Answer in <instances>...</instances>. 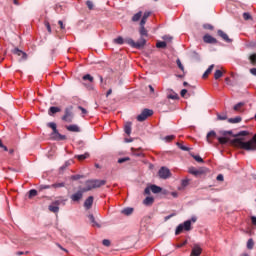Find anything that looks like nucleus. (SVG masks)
I'll list each match as a JSON object with an SVG mask.
<instances>
[{
    "mask_svg": "<svg viewBox=\"0 0 256 256\" xmlns=\"http://www.w3.org/2000/svg\"><path fill=\"white\" fill-rule=\"evenodd\" d=\"M206 141L213 147H219V145H227L229 143V139L225 137H218L215 131L208 132L206 136Z\"/></svg>",
    "mask_w": 256,
    "mask_h": 256,
    "instance_id": "1",
    "label": "nucleus"
},
{
    "mask_svg": "<svg viewBox=\"0 0 256 256\" xmlns=\"http://www.w3.org/2000/svg\"><path fill=\"white\" fill-rule=\"evenodd\" d=\"M234 145L239 147V149H244L245 151H256V134L247 142L236 138L234 140Z\"/></svg>",
    "mask_w": 256,
    "mask_h": 256,
    "instance_id": "2",
    "label": "nucleus"
},
{
    "mask_svg": "<svg viewBox=\"0 0 256 256\" xmlns=\"http://www.w3.org/2000/svg\"><path fill=\"white\" fill-rule=\"evenodd\" d=\"M106 183L107 181L105 180H88L86 181V188L84 190L91 191L92 189H99V187H103Z\"/></svg>",
    "mask_w": 256,
    "mask_h": 256,
    "instance_id": "3",
    "label": "nucleus"
},
{
    "mask_svg": "<svg viewBox=\"0 0 256 256\" xmlns=\"http://www.w3.org/2000/svg\"><path fill=\"white\" fill-rule=\"evenodd\" d=\"M126 43L134 49H143V47H145V45L147 44V40H145V38H140L138 42H135L134 39L128 38L126 39Z\"/></svg>",
    "mask_w": 256,
    "mask_h": 256,
    "instance_id": "4",
    "label": "nucleus"
},
{
    "mask_svg": "<svg viewBox=\"0 0 256 256\" xmlns=\"http://www.w3.org/2000/svg\"><path fill=\"white\" fill-rule=\"evenodd\" d=\"M191 220H186L184 223L179 224L176 228L175 235H181L183 231H191Z\"/></svg>",
    "mask_w": 256,
    "mask_h": 256,
    "instance_id": "5",
    "label": "nucleus"
},
{
    "mask_svg": "<svg viewBox=\"0 0 256 256\" xmlns=\"http://www.w3.org/2000/svg\"><path fill=\"white\" fill-rule=\"evenodd\" d=\"M73 117V106L65 108L62 121H65V123H73Z\"/></svg>",
    "mask_w": 256,
    "mask_h": 256,
    "instance_id": "6",
    "label": "nucleus"
},
{
    "mask_svg": "<svg viewBox=\"0 0 256 256\" xmlns=\"http://www.w3.org/2000/svg\"><path fill=\"white\" fill-rule=\"evenodd\" d=\"M86 192L87 191L84 188V189H80V190L76 191L75 193H73L70 196L72 203H81V200L83 199V194Z\"/></svg>",
    "mask_w": 256,
    "mask_h": 256,
    "instance_id": "7",
    "label": "nucleus"
},
{
    "mask_svg": "<svg viewBox=\"0 0 256 256\" xmlns=\"http://www.w3.org/2000/svg\"><path fill=\"white\" fill-rule=\"evenodd\" d=\"M65 201L67 200H55L48 206L49 211L51 213H59V205H65Z\"/></svg>",
    "mask_w": 256,
    "mask_h": 256,
    "instance_id": "8",
    "label": "nucleus"
},
{
    "mask_svg": "<svg viewBox=\"0 0 256 256\" xmlns=\"http://www.w3.org/2000/svg\"><path fill=\"white\" fill-rule=\"evenodd\" d=\"M153 115V110L145 108L138 116L137 121L140 123H143V121H146L148 117H151Z\"/></svg>",
    "mask_w": 256,
    "mask_h": 256,
    "instance_id": "9",
    "label": "nucleus"
},
{
    "mask_svg": "<svg viewBox=\"0 0 256 256\" xmlns=\"http://www.w3.org/2000/svg\"><path fill=\"white\" fill-rule=\"evenodd\" d=\"M160 179H169L171 177V171L167 167H161L158 171Z\"/></svg>",
    "mask_w": 256,
    "mask_h": 256,
    "instance_id": "10",
    "label": "nucleus"
},
{
    "mask_svg": "<svg viewBox=\"0 0 256 256\" xmlns=\"http://www.w3.org/2000/svg\"><path fill=\"white\" fill-rule=\"evenodd\" d=\"M51 137L52 139H54V141H65V139H67V136L59 133V130H56V132H52Z\"/></svg>",
    "mask_w": 256,
    "mask_h": 256,
    "instance_id": "11",
    "label": "nucleus"
},
{
    "mask_svg": "<svg viewBox=\"0 0 256 256\" xmlns=\"http://www.w3.org/2000/svg\"><path fill=\"white\" fill-rule=\"evenodd\" d=\"M13 53L18 57H21L20 61H27V53L23 52V50H19V48H15Z\"/></svg>",
    "mask_w": 256,
    "mask_h": 256,
    "instance_id": "12",
    "label": "nucleus"
},
{
    "mask_svg": "<svg viewBox=\"0 0 256 256\" xmlns=\"http://www.w3.org/2000/svg\"><path fill=\"white\" fill-rule=\"evenodd\" d=\"M217 33L218 36L225 41V43H233V40L229 38V35H227V33H225L223 30H218Z\"/></svg>",
    "mask_w": 256,
    "mask_h": 256,
    "instance_id": "13",
    "label": "nucleus"
},
{
    "mask_svg": "<svg viewBox=\"0 0 256 256\" xmlns=\"http://www.w3.org/2000/svg\"><path fill=\"white\" fill-rule=\"evenodd\" d=\"M203 249H201V246L198 244H195L192 248L191 255L190 256H200Z\"/></svg>",
    "mask_w": 256,
    "mask_h": 256,
    "instance_id": "14",
    "label": "nucleus"
},
{
    "mask_svg": "<svg viewBox=\"0 0 256 256\" xmlns=\"http://www.w3.org/2000/svg\"><path fill=\"white\" fill-rule=\"evenodd\" d=\"M203 41L204 43H210L212 45H215V43H217V39L209 34L204 35Z\"/></svg>",
    "mask_w": 256,
    "mask_h": 256,
    "instance_id": "15",
    "label": "nucleus"
},
{
    "mask_svg": "<svg viewBox=\"0 0 256 256\" xmlns=\"http://www.w3.org/2000/svg\"><path fill=\"white\" fill-rule=\"evenodd\" d=\"M66 129H67V131H70L71 133H80L81 132V128H79V126L76 124L68 125V126H66Z\"/></svg>",
    "mask_w": 256,
    "mask_h": 256,
    "instance_id": "16",
    "label": "nucleus"
},
{
    "mask_svg": "<svg viewBox=\"0 0 256 256\" xmlns=\"http://www.w3.org/2000/svg\"><path fill=\"white\" fill-rule=\"evenodd\" d=\"M93 196H89L85 202H84V207L85 209H91V207H93Z\"/></svg>",
    "mask_w": 256,
    "mask_h": 256,
    "instance_id": "17",
    "label": "nucleus"
},
{
    "mask_svg": "<svg viewBox=\"0 0 256 256\" xmlns=\"http://www.w3.org/2000/svg\"><path fill=\"white\" fill-rule=\"evenodd\" d=\"M139 33L142 39L143 37H147L149 35V33L147 32V29H145V25H142V23H140Z\"/></svg>",
    "mask_w": 256,
    "mask_h": 256,
    "instance_id": "18",
    "label": "nucleus"
},
{
    "mask_svg": "<svg viewBox=\"0 0 256 256\" xmlns=\"http://www.w3.org/2000/svg\"><path fill=\"white\" fill-rule=\"evenodd\" d=\"M143 203L149 207L151 206L153 203H155V198L151 197V196H148L146 197L144 200H143Z\"/></svg>",
    "mask_w": 256,
    "mask_h": 256,
    "instance_id": "19",
    "label": "nucleus"
},
{
    "mask_svg": "<svg viewBox=\"0 0 256 256\" xmlns=\"http://www.w3.org/2000/svg\"><path fill=\"white\" fill-rule=\"evenodd\" d=\"M89 152H86L84 154L76 155L75 159H78V161H85V159H89Z\"/></svg>",
    "mask_w": 256,
    "mask_h": 256,
    "instance_id": "20",
    "label": "nucleus"
},
{
    "mask_svg": "<svg viewBox=\"0 0 256 256\" xmlns=\"http://www.w3.org/2000/svg\"><path fill=\"white\" fill-rule=\"evenodd\" d=\"M150 189H151L152 193H154V194L161 193V191H163V188H161L155 184L150 185Z\"/></svg>",
    "mask_w": 256,
    "mask_h": 256,
    "instance_id": "21",
    "label": "nucleus"
},
{
    "mask_svg": "<svg viewBox=\"0 0 256 256\" xmlns=\"http://www.w3.org/2000/svg\"><path fill=\"white\" fill-rule=\"evenodd\" d=\"M141 17H143V12L139 11L138 13L134 14L132 17V21L137 23V21H141Z\"/></svg>",
    "mask_w": 256,
    "mask_h": 256,
    "instance_id": "22",
    "label": "nucleus"
},
{
    "mask_svg": "<svg viewBox=\"0 0 256 256\" xmlns=\"http://www.w3.org/2000/svg\"><path fill=\"white\" fill-rule=\"evenodd\" d=\"M60 111H61V108L52 106L49 108L48 114L50 116H53V115H55V113H59Z\"/></svg>",
    "mask_w": 256,
    "mask_h": 256,
    "instance_id": "23",
    "label": "nucleus"
},
{
    "mask_svg": "<svg viewBox=\"0 0 256 256\" xmlns=\"http://www.w3.org/2000/svg\"><path fill=\"white\" fill-rule=\"evenodd\" d=\"M150 16H151V12H145L142 15L140 23H142V25H145V23H147V19H149Z\"/></svg>",
    "mask_w": 256,
    "mask_h": 256,
    "instance_id": "24",
    "label": "nucleus"
},
{
    "mask_svg": "<svg viewBox=\"0 0 256 256\" xmlns=\"http://www.w3.org/2000/svg\"><path fill=\"white\" fill-rule=\"evenodd\" d=\"M241 121H242V118L240 116L228 119V123H232V124L241 123Z\"/></svg>",
    "mask_w": 256,
    "mask_h": 256,
    "instance_id": "25",
    "label": "nucleus"
},
{
    "mask_svg": "<svg viewBox=\"0 0 256 256\" xmlns=\"http://www.w3.org/2000/svg\"><path fill=\"white\" fill-rule=\"evenodd\" d=\"M65 187V182H56L52 184V189H61Z\"/></svg>",
    "mask_w": 256,
    "mask_h": 256,
    "instance_id": "26",
    "label": "nucleus"
},
{
    "mask_svg": "<svg viewBox=\"0 0 256 256\" xmlns=\"http://www.w3.org/2000/svg\"><path fill=\"white\" fill-rule=\"evenodd\" d=\"M124 131L126 135H131V122H127L124 126Z\"/></svg>",
    "mask_w": 256,
    "mask_h": 256,
    "instance_id": "27",
    "label": "nucleus"
},
{
    "mask_svg": "<svg viewBox=\"0 0 256 256\" xmlns=\"http://www.w3.org/2000/svg\"><path fill=\"white\" fill-rule=\"evenodd\" d=\"M156 47H157V49H165V47H167V42H165V41H158L156 43Z\"/></svg>",
    "mask_w": 256,
    "mask_h": 256,
    "instance_id": "28",
    "label": "nucleus"
},
{
    "mask_svg": "<svg viewBox=\"0 0 256 256\" xmlns=\"http://www.w3.org/2000/svg\"><path fill=\"white\" fill-rule=\"evenodd\" d=\"M83 81H89V83H93L94 78L90 74H86L82 77Z\"/></svg>",
    "mask_w": 256,
    "mask_h": 256,
    "instance_id": "29",
    "label": "nucleus"
},
{
    "mask_svg": "<svg viewBox=\"0 0 256 256\" xmlns=\"http://www.w3.org/2000/svg\"><path fill=\"white\" fill-rule=\"evenodd\" d=\"M217 120L218 121H227V114L223 113V114H217Z\"/></svg>",
    "mask_w": 256,
    "mask_h": 256,
    "instance_id": "30",
    "label": "nucleus"
},
{
    "mask_svg": "<svg viewBox=\"0 0 256 256\" xmlns=\"http://www.w3.org/2000/svg\"><path fill=\"white\" fill-rule=\"evenodd\" d=\"M221 77H223V71L221 70H216L214 73V79H221Z\"/></svg>",
    "mask_w": 256,
    "mask_h": 256,
    "instance_id": "31",
    "label": "nucleus"
},
{
    "mask_svg": "<svg viewBox=\"0 0 256 256\" xmlns=\"http://www.w3.org/2000/svg\"><path fill=\"white\" fill-rule=\"evenodd\" d=\"M114 43H116V45H123V43H125V40L123 39V37L119 36L118 38L114 39Z\"/></svg>",
    "mask_w": 256,
    "mask_h": 256,
    "instance_id": "32",
    "label": "nucleus"
},
{
    "mask_svg": "<svg viewBox=\"0 0 256 256\" xmlns=\"http://www.w3.org/2000/svg\"><path fill=\"white\" fill-rule=\"evenodd\" d=\"M28 197H29V199H33V197H37V190L31 189V190L28 192Z\"/></svg>",
    "mask_w": 256,
    "mask_h": 256,
    "instance_id": "33",
    "label": "nucleus"
},
{
    "mask_svg": "<svg viewBox=\"0 0 256 256\" xmlns=\"http://www.w3.org/2000/svg\"><path fill=\"white\" fill-rule=\"evenodd\" d=\"M47 126L52 129L53 133L57 132V124H55V122H49Z\"/></svg>",
    "mask_w": 256,
    "mask_h": 256,
    "instance_id": "34",
    "label": "nucleus"
},
{
    "mask_svg": "<svg viewBox=\"0 0 256 256\" xmlns=\"http://www.w3.org/2000/svg\"><path fill=\"white\" fill-rule=\"evenodd\" d=\"M176 145L179 147V149H181V151H190L189 147L182 145L180 142H177Z\"/></svg>",
    "mask_w": 256,
    "mask_h": 256,
    "instance_id": "35",
    "label": "nucleus"
},
{
    "mask_svg": "<svg viewBox=\"0 0 256 256\" xmlns=\"http://www.w3.org/2000/svg\"><path fill=\"white\" fill-rule=\"evenodd\" d=\"M123 215H131L133 213V208H125L122 210Z\"/></svg>",
    "mask_w": 256,
    "mask_h": 256,
    "instance_id": "36",
    "label": "nucleus"
},
{
    "mask_svg": "<svg viewBox=\"0 0 256 256\" xmlns=\"http://www.w3.org/2000/svg\"><path fill=\"white\" fill-rule=\"evenodd\" d=\"M254 245H255V242H253V239L250 238L247 241V249H253Z\"/></svg>",
    "mask_w": 256,
    "mask_h": 256,
    "instance_id": "37",
    "label": "nucleus"
},
{
    "mask_svg": "<svg viewBox=\"0 0 256 256\" xmlns=\"http://www.w3.org/2000/svg\"><path fill=\"white\" fill-rule=\"evenodd\" d=\"M243 19L245 21H249V19H253V17H251V14L249 12H244L243 13Z\"/></svg>",
    "mask_w": 256,
    "mask_h": 256,
    "instance_id": "38",
    "label": "nucleus"
},
{
    "mask_svg": "<svg viewBox=\"0 0 256 256\" xmlns=\"http://www.w3.org/2000/svg\"><path fill=\"white\" fill-rule=\"evenodd\" d=\"M86 5L90 11H93V8H94L93 1L91 0L86 1Z\"/></svg>",
    "mask_w": 256,
    "mask_h": 256,
    "instance_id": "39",
    "label": "nucleus"
},
{
    "mask_svg": "<svg viewBox=\"0 0 256 256\" xmlns=\"http://www.w3.org/2000/svg\"><path fill=\"white\" fill-rule=\"evenodd\" d=\"M177 66L179 67L180 70H182L183 72H185V67L183 66V64L181 63L180 59L176 60Z\"/></svg>",
    "mask_w": 256,
    "mask_h": 256,
    "instance_id": "40",
    "label": "nucleus"
},
{
    "mask_svg": "<svg viewBox=\"0 0 256 256\" xmlns=\"http://www.w3.org/2000/svg\"><path fill=\"white\" fill-rule=\"evenodd\" d=\"M71 179H72L73 181H79V179H83V175H79V174L72 175V176H71Z\"/></svg>",
    "mask_w": 256,
    "mask_h": 256,
    "instance_id": "41",
    "label": "nucleus"
},
{
    "mask_svg": "<svg viewBox=\"0 0 256 256\" xmlns=\"http://www.w3.org/2000/svg\"><path fill=\"white\" fill-rule=\"evenodd\" d=\"M249 59H250L251 64L255 66L256 65V54H252Z\"/></svg>",
    "mask_w": 256,
    "mask_h": 256,
    "instance_id": "42",
    "label": "nucleus"
},
{
    "mask_svg": "<svg viewBox=\"0 0 256 256\" xmlns=\"http://www.w3.org/2000/svg\"><path fill=\"white\" fill-rule=\"evenodd\" d=\"M189 179H184V180H182V182H181V185H182V187H183V189H185V187H188V185H189Z\"/></svg>",
    "mask_w": 256,
    "mask_h": 256,
    "instance_id": "43",
    "label": "nucleus"
},
{
    "mask_svg": "<svg viewBox=\"0 0 256 256\" xmlns=\"http://www.w3.org/2000/svg\"><path fill=\"white\" fill-rule=\"evenodd\" d=\"M192 157L195 159V161H197V163H203V158H201V156L193 155Z\"/></svg>",
    "mask_w": 256,
    "mask_h": 256,
    "instance_id": "44",
    "label": "nucleus"
},
{
    "mask_svg": "<svg viewBox=\"0 0 256 256\" xmlns=\"http://www.w3.org/2000/svg\"><path fill=\"white\" fill-rule=\"evenodd\" d=\"M102 245H104V247H109L111 245V241H109L108 239H104L102 241Z\"/></svg>",
    "mask_w": 256,
    "mask_h": 256,
    "instance_id": "45",
    "label": "nucleus"
},
{
    "mask_svg": "<svg viewBox=\"0 0 256 256\" xmlns=\"http://www.w3.org/2000/svg\"><path fill=\"white\" fill-rule=\"evenodd\" d=\"M242 106H243V102H240V103L236 104V105L234 106V111H239V109H241Z\"/></svg>",
    "mask_w": 256,
    "mask_h": 256,
    "instance_id": "46",
    "label": "nucleus"
},
{
    "mask_svg": "<svg viewBox=\"0 0 256 256\" xmlns=\"http://www.w3.org/2000/svg\"><path fill=\"white\" fill-rule=\"evenodd\" d=\"M168 99H179V95H177V93H174V94H169L168 95Z\"/></svg>",
    "mask_w": 256,
    "mask_h": 256,
    "instance_id": "47",
    "label": "nucleus"
},
{
    "mask_svg": "<svg viewBox=\"0 0 256 256\" xmlns=\"http://www.w3.org/2000/svg\"><path fill=\"white\" fill-rule=\"evenodd\" d=\"M88 219H90L91 223H93V225H97V222H95V216H93V214H90L88 216Z\"/></svg>",
    "mask_w": 256,
    "mask_h": 256,
    "instance_id": "48",
    "label": "nucleus"
},
{
    "mask_svg": "<svg viewBox=\"0 0 256 256\" xmlns=\"http://www.w3.org/2000/svg\"><path fill=\"white\" fill-rule=\"evenodd\" d=\"M162 39H164V40H165V43L173 41V37H171V36H167V35L163 36V38H162Z\"/></svg>",
    "mask_w": 256,
    "mask_h": 256,
    "instance_id": "49",
    "label": "nucleus"
},
{
    "mask_svg": "<svg viewBox=\"0 0 256 256\" xmlns=\"http://www.w3.org/2000/svg\"><path fill=\"white\" fill-rule=\"evenodd\" d=\"M175 139V135H168L165 137V141L169 142V141H173Z\"/></svg>",
    "mask_w": 256,
    "mask_h": 256,
    "instance_id": "50",
    "label": "nucleus"
},
{
    "mask_svg": "<svg viewBox=\"0 0 256 256\" xmlns=\"http://www.w3.org/2000/svg\"><path fill=\"white\" fill-rule=\"evenodd\" d=\"M144 195H151V186L145 188Z\"/></svg>",
    "mask_w": 256,
    "mask_h": 256,
    "instance_id": "51",
    "label": "nucleus"
},
{
    "mask_svg": "<svg viewBox=\"0 0 256 256\" xmlns=\"http://www.w3.org/2000/svg\"><path fill=\"white\" fill-rule=\"evenodd\" d=\"M41 191H43V189H53L52 185H42L40 186Z\"/></svg>",
    "mask_w": 256,
    "mask_h": 256,
    "instance_id": "52",
    "label": "nucleus"
},
{
    "mask_svg": "<svg viewBox=\"0 0 256 256\" xmlns=\"http://www.w3.org/2000/svg\"><path fill=\"white\" fill-rule=\"evenodd\" d=\"M246 135H249V132H247V131H241V132L238 133V136H239V137H246Z\"/></svg>",
    "mask_w": 256,
    "mask_h": 256,
    "instance_id": "53",
    "label": "nucleus"
},
{
    "mask_svg": "<svg viewBox=\"0 0 256 256\" xmlns=\"http://www.w3.org/2000/svg\"><path fill=\"white\" fill-rule=\"evenodd\" d=\"M78 109L82 112L83 115H87V109L83 108V106H79Z\"/></svg>",
    "mask_w": 256,
    "mask_h": 256,
    "instance_id": "54",
    "label": "nucleus"
},
{
    "mask_svg": "<svg viewBox=\"0 0 256 256\" xmlns=\"http://www.w3.org/2000/svg\"><path fill=\"white\" fill-rule=\"evenodd\" d=\"M56 245H57V247H58L59 249H61V251H64L65 253H69V251H68L67 249L63 248V246H61V244L56 243Z\"/></svg>",
    "mask_w": 256,
    "mask_h": 256,
    "instance_id": "55",
    "label": "nucleus"
},
{
    "mask_svg": "<svg viewBox=\"0 0 256 256\" xmlns=\"http://www.w3.org/2000/svg\"><path fill=\"white\" fill-rule=\"evenodd\" d=\"M126 161H129V157L118 159V163H125Z\"/></svg>",
    "mask_w": 256,
    "mask_h": 256,
    "instance_id": "56",
    "label": "nucleus"
},
{
    "mask_svg": "<svg viewBox=\"0 0 256 256\" xmlns=\"http://www.w3.org/2000/svg\"><path fill=\"white\" fill-rule=\"evenodd\" d=\"M203 27L205 29H209L210 31H212V29H213V25H211V24H204Z\"/></svg>",
    "mask_w": 256,
    "mask_h": 256,
    "instance_id": "57",
    "label": "nucleus"
},
{
    "mask_svg": "<svg viewBox=\"0 0 256 256\" xmlns=\"http://www.w3.org/2000/svg\"><path fill=\"white\" fill-rule=\"evenodd\" d=\"M214 67H215V65H210L209 67H208V69L206 70V72H208L209 74H211V72L213 71V69H214Z\"/></svg>",
    "mask_w": 256,
    "mask_h": 256,
    "instance_id": "58",
    "label": "nucleus"
},
{
    "mask_svg": "<svg viewBox=\"0 0 256 256\" xmlns=\"http://www.w3.org/2000/svg\"><path fill=\"white\" fill-rule=\"evenodd\" d=\"M190 173L192 174V175H199V170H195V169H193V170H190Z\"/></svg>",
    "mask_w": 256,
    "mask_h": 256,
    "instance_id": "59",
    "label": "nucleus"
},
{
    "mask_svg": "<svg viewBox=\"0 0 256 256\" xmlns=\"http://www.w3.org/2000/svg\"><path fill=\"white\" fill-rule=\"evenodd\" d=\"M180 95L181 97H185V95H187V89L181 90Z\"/></svg>",
    "mask_w": 256,
    "mask_h": 256,
    "instance_id": "60",
    "label": "nucleus"
},
{
    "mask_svg": "<svg viewBox=\"0 0 256 256\" xmlns=\"http://www.w3.org/2000/svg\"><path fill=\"white\" fill-rule=\"evenodd\" d=\"M216 179L217 181H223L224 179L223 174H219Z\"/></svg>",
    "mask_w": 256,
    "mask_h": 256,
    "instance_id": "61",
    "label": "nucleus"
},
{
    "mask_svg": "<svg viewBox=\"0 0 256 256\" xmlns=\"http://www.w3.org/2000/svg\"><path fill=\"white\" fill-rule=\"evenodd\" d=\"M250 73L256 77V68H251Z\"/></svg>",
    "mask_w": 256,
    "mask_h": 256,
    "instance_id": "62",
    "label": "nucleus"
},
{
    "mask_svg": "<svg viewBox=\"0 0 256 256\" xmlns=\"http://www.w3.org/2000/svg\"><path fill=\"white\" fill-rule=\"evenodd\" d=\"M251 221H252V225L256 226V217L255 216L251 217Z\"/></svg>",
    "mask_w": 256,
    "mask_h": 256,
    "instance_id": "63",
    "label": "nucleus"
},
{
    "mask_svg": "<svg viewBox=\"0 0 256 256\" xmlns=\"http://www.w3.org/2000/svg\"><path fill=\"white\" fill-rule=\"evenodd\" d=\"M58 24L60 25L61 29H65V25H63V21L59 20Z\"/></svg>",
    "mask_w": 256,
    "mask_h": 256,
    "instance_id": "64",
    "label": "nucleus"
}]
</instances>
